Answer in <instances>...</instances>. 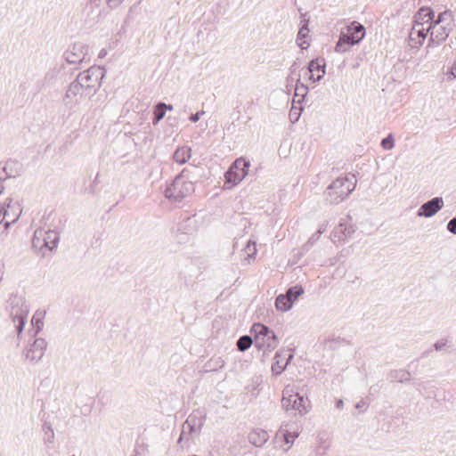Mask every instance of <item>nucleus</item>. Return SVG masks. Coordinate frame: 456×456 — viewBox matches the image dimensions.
I'll return each instance as SVG.
<instances>
[{
    "label": "nucleus",
    "mask_w": 456,
    "mask_h": 456,
    "mask_svg": "<svg viewBox=\"0 0 456 456\" xmlns=\"http://www.w3.org/2000/svg\"><path fill=\"white\" fill-rule=\"evenodd\" d=\"M46 347L47 342L45 338H36L34 342L25 349V358L32 363H37L43 358Z\"/></svg>",
    "instance_id": "9b49d317"
},
{
    "label": "nucleus",
    "mask_w": 456,
    "mask_h": 456,
    "mask_svg": "<svg viewBox=\"0 0 456 456\" xmlns=\"http://www.w3.org/2000/svg\"><path fill=\"white\" fill-rule=\"evenodd\" d=\"M244 250L248 253V257H254L256 254V242H251V240H248Z\"/></svg>",
    "instance_id": "e433bc0d"
},
{
    "label": "nucleus",
    "mask_w": 456,
    "mask_h": 456,
    "mask_svg": "<svg viewBox=\"0 0 456 456\" xmlns=\"http://www.w3.org/2000/svg\"><path fill=\"white\" fill-rule=\"evenodd\" d=\"M60 240V235L57 232L49 230L45 232L44 238V246L53 250L57 248Z\"/></svg>",
    "instance_id": "5701e85b"
},
{
    "label": "nucleus",
    "mask_w": 456,
    "mask_h": 456,
    "mask_svg": "<svg viewBox=\"0 0 456 456\" xmlns=\"http://www.w3.org/2000/svg\"><path fill=\"white\" fill-rule=\"evenodd\" d=\"M250 164L243 159H237L229 169L225 172L224 177L227 183L236 185L241 182L248 175V169Z\"/></svg>",
    "instance_id": "1a4fd4ad"
},
{
    "label": "nucleus",
    "mask_w": 456,
    "mask_h": 456,
    "mask_svg": "<svg viewBox=\"0 0 456 456\" xmlns=\"http://www.w3.org/2000/svg\"><path fill=\"white\" fill-rule=\"evenodd\" d=\"M362 404H364V403H363V402H360V403H358L356 404V408H360V407H362Z\"/></svg>",
    "instance_id": "680f3d73"
},
{
    "label": "nucleus",
    "mask_w": 456,
    "mask_h": 456,
    "mask_svg": "<svg viewBox=\"0 0 456 456\" xmlns=\"http://www.w3.org/2000/svg\"><path fill=\"white\" fill-rule=\"evenodd\" d=\"M193 222L191 217H187L184 221L179 224L178 230L185 231L186 227L189 226Z\"/></svg>",
    "instance_id": "a18cd8bd"
},
{
    "label": "nucleus",
    "mask_w": 456,
    "mask_h": 456,
    "mask_svg": "<svg viewBox=\"0 0 456 456\" xmlns=\"http://www.w3.org/2000/svg\"><path fill=\"white\" fill-rule=\"evenodd\" d=\"M183 169L174 181L168 184L164 191L165 197L173 202H181L184 198L191 196L194 191V184L188 179Z\"/></svg>",
    "instance_id": "f03ea898"
},
{
    "label": "nucleus",
    "mask_w": 456,
    "mask_h": 456,
    "mask_svg": "<svg viewBox=\"0 0 456 456\" xmlns=\"http://www.w3.org/2000/svg\"><path fill=\"white\" fill-rule=\"evenodd\" d=\"M216 364L219 365L220 368H222L224 365V362L221 360L220 358L216 361Z\"/></svg>",
    "instance_id": "4d7b16f0"
},
{
    "label": "nucleus",
    "mask_w": 456,
    "mask_h": 456,
    "mask_svg": "<svg viewBox=\"0 0 456 456\" xmlns=\"http://www.w3.org/2000/svg\"><path fill=\"white\" fill-rule=\"evenodd\" d=\"M281 405L286 411L295 410L298 411L300 415L306 414L310 408V403L307 399L305 400L304 396L300 395L298 393L294 395L290 394L288 388L283 390Z\"/></svg>",
    "instance_id": "423d86ee"
},
{
    "label": "nucleus",
    "mask_w": 456,
    "mask_h": 456,
    "mask_svg": "<svg viewBox=\"0 0 456 456\" xmlns=\"http://www.w3.org/2000/svg\"><path fill=\"white\" fill-rule=\"evenodd\" d=\"M447 230L456 235V217L452 218L447 224Z\"/></svg>",
    "instance_id": "a19ab883"
},
{
    "label": "nucleus",
    "mask_w": 456,
    "mask_h": 456,
    "mask_svg": "<svg viewBox=\"0 0 456 456\" xmlns=\"http://www.w3.org/2000/svg\"><path fill=\"white\" fill-rule=\"evenodd\" d=\"M280 357H281L280 353H276V354H275V358H280Z\"/></svg>",
    "instance_id": "338daca9"
},
{
    "label": "nucleus",
    "mask_w": 456,
    "mask_h": 456,
    "mask_svg": "<svg viewBox=\"0 0 456 456\" xmlns=\"http://www.w3.org/2000/svg\"><path fill=\"white\" fill-rule=\"evenodd\" d=\"M354 232L353 226H346L344 224H339L338 227L335 232V236L338 237L339 240H346Z\"/></svg>",
    "instance_id": "cd10ccee"
},
{
    "label": "nucleus",
    "mask_w": 456,
    "mask_h": 456,
    "mask_svg": "<svg viewBox=\"0 0 456 456\" xmlns=\"http://www.w3.org/2000/svg\"><path fill=\"white\" fill-rule=\"evenodd\" d=\"M452 21V16L449 11H444L440 12L436 20L430 22V24L435 25H445L446 23H450Z\"/></svg>",
    "instance_id": "7c9ffc66"
},
{
    "label": "nucleus",
    "mask_w": 456,
    "mask_h": 456,
    "mask_svg": "<svg viewBox=\"0 0 456 456\" xmlns=\"http://www.w3.org/2000/svg\"><path fill=\"white\" fill-rule=\"evenodd\" d=\"M296 80H297V79H295V77H293V75H291V73H289V76H288V77H287V83H288V85H289V84H291V85H292V83H293L294 81H296ZM288 86H287V87H288Z\"/></svg>",
    "instance_id": "8fccbe9b"
},
{
    "label": "nucleus",
    "mask_w": 456,
    "mask_h": 456,
    "mask_svg": "<svg viewBox=\"0 0 456 456\" xmlns=\"http://www.w3.org/2000/svg\"><path fill=\"white\" fill-rule=\"evenodd\" d=\"M204 114H205V111H204V110L198 111V112H196V113H194V114H191V115L190 116L189 119H190L191 122L196 123V122H198V121L200 120V117H201L202 115H204Z\"/></svg>",
    "instance_id": "49530a36"
},
{
    "label": "nucleus",
    "mask_w": 456,
    "mask_h": 456,
    "mask_svg": "<svg viewBox=\"0 0 456 456\" xmlns=\"http://www.w3.org/2000/svg\"><path fill=\"white\" fill-rule=\"evenodd\" d=\"M173 110V105L167 104V110Z\"/></svg>",
    "instance_id": "052dcab7"
},
{
    "label": "nucleus",
    "mask_w": 456,
    "mask_h": 456,
    "mask_svg": "<svg viewBox=\"0 0 456 456\" xmlns=\"http://www.w3.org/2000/svg\"><path fill=\"white\" fill-rule=\"evenodd\" d=\"M106 55V51L104 49H102L100 53H99V57L100 58H102Z\"/></svg>",
    "instance_id": "bf43d9fd"
},
{
    "label": "nucleus",
    "mask_w": 456,
    "mask_h": 456,
    "mask_svg": "<svg viewBox=\"0 0 456 456\" xmlns=\"http://www.w3.org/2000/svg\"><path fill=\"white\" fill-rule=\"evenodd\" d=\"M12 322L15 324V328L18 332V335L21 334L23 328L25 326V323L27 322V318L12 319Z\"/></svg>",
    "instance_id": "4c0bfd02"
},
{
    "label": "nucleus",
    "mask_w": 456,
    "mask_h": 456,
    "mask_svg": "<svg viewBox=\"0 0 456 456\" xmlns=\"http://www.w3.org/2000/svg\"><path fill=\"white\" fill-rule=\"evenodd\" d=\"M269 436L266 431L263 429H254L248 434V441L251 444L261 447L268 440Z\"/></svg>",
    "instance_id": "a211bd4d"
},
{
    "label": "nucleus",
    "mask_w": 456,
    "mask_h": 456,
    "mask_svg": "<svg viewBox=\"0 0 456 456\" xmlns=\"http://www.w3.org/2000/svg\"><path fill=\"white\" fill-rule=\"evenodd\" d=\"M394 145H395V143H394V138H393L392 134H388L387 137H385L381 141V146L385 150H391L394 147Z\"/></svg>",
    "instance_id": "c9c22d12"
},
{
    "label": "nucleus",
    "mask_w": 456,
    "mask_h": 456,
    "mask_svg": "<svg viewBox=\"0 0 456 456\" xmlns=\"http://www.w3.org/2000/svg\"><path fill=\"white\" fill-rule=\"evenodd\" d=\"M206 420V414L204 411L200 409H197L193 411L186 419L185 424L187 426H190V423L192 424V426H198V430L200 431L202 427L205 424Z\"/></svg>",
    "instance_id": "6ab92c4d"
},
{
    "label": "nucleus",
    "mask_w": 456,
    "mask_h": 456,
    "mask_svg": "<svg viewBox=\"0 0 456 456\" xmlns=\"http://www.w3.org/2000/svg\"><path fill=\"white\" fill-rule=\"evenodd\" d=\"M291 299L285 297L283 294L279 295L275 300V306L278 310L287 312L292 307Z\"/></svg>",
    "instance_id": "bb28decb"
},
{
    "label": "nucleus",
    "mask_w": 456,
    "mask_h": 456,
    "mask_svg": "<svg viewBox=\"0 0 456 456\" xmlns=\"http://www.w3.org/2000/svg\"><path fill=\"white\" fill-rule=\"evenodd\" d=\"M135 6H136V4H134L133 6H131L129 12H133V10H134V8H135Z\"/></svg>",
    "instance_id": "0e129e2a"
},
{
    "label": "nucleus",
    "mask_w": 456,
    "mask_h": 456,
    "mask_svg": "<svg viewBox=\"0 0 456 456\" xmlns=\"http://www.w3.org/2000/svg\"><path fill=\"white\" fill-rule=\"evenodd\" d=\"M435 18V12L430 7L423 6L419 8L415 15V22L409 35L410 40H415L414 34L416 27H421L424 23L431 22Z\"/></svg>",
    "instance_id": "dca6fc26"
},
{
    "label": "nucleus",
    "mask_w": 456,
    "mask_h": 456,
    "mask_svg": "<svg viewBox=\"0 0 456 456\" xmlns=\"http://www.w3.org/2000/svg\"><path fill=\"white\" fill-rule=\"evenodd\" d=\"M417 390L425 399H430L436 395V387L431 382H419Z\"/></svg>",
    "instance_id": "4be33fe9"
},
{
    "label": "nucleus",
    "mask_w": 456,
    "mask_h": 456,
    "mask_svg": "<svg viewBox=\"0 0 456 456\" xmlns=\"http://www.w3.org/2000/svg\"><path fill=\"white\" fill-rule=\"evenodd\" d=\"M430 33L428 40V46H437L446 40L452 30V24L446 23L445 25L429 24L427 28Z\"/></svg>",
    "instance_id": "9d476101"
},
{
    "label": "nucleus",
    "mask_w": 456,
    "mask_h": 456,
    "mask_svg": "<svg viewBox=\"0 0 456 456\" xmlns=\"http://www.w3.org/2000/svg\"><path fill=\"white\" fill-rule=\"evenodd\" d=\"M447 344V339H444V338H442V339H439L437 340L435 344H434V348L435 350L436 351H441L444 348V346H446Z\"/></svg>",
    "instance_id": "79ce46f5"
},
{
    "label": "nucleus",
    "mask_w": 456,
    "mask_h": 456,
    "mask_svg": "<svg viewBox=\"0 0 456 456\" xmlns=\"http://www.w3.org/2000/svg\"><path fill=\"white\" fill-rule=\"evenodd\" d=\"M304 293V289L301 285H296L294 287L289 288L285 294H283L288 298L291 299V303L293 304L295 300L298 298Z\"/></svg>",
    "instance_id": "c756f323"
},
{
    "label": "nucleus",
    "mask_w": 456,
    "mask_h": 456,
    "mask_svg": "<svg viewBox=\"0 0 456 456\" xmlns=\"http://www.w3.org/2000/svg\"><path fill=\"white\" fill-rule=\"evenodd\" d=\"M123 2L124 0H106L108 7L110 9L118 8Z\"/></svg>",
    "instance_id": "37998d69"
},
{
    "label": "nucleus",
    "mask_w": 456,
    "mask_h": 456,
    "mask_svg": "<svg viewBox=\"0 0 456 456\" xmlns=\"http://www.w3.org/2000/svg\"><path fill=\"white\" fill-rule=\"evenodd\" d=\"M428 33V30L425 29L424 28L416 27V30H415V34H414L415 40H411V41L421 45L423 44L425 38L427 37Z\"/></svg>",
    "instance_id": "473e14b6"
},
{
    "label": "nucleus",
    "mask_w": 456,
    "mask_h": 456,
    "mask_svg": "<svg viewBox=\"0 0 456 456\" xmlns=\"http://www.w3.org/2000/svg\"><path fill=\"white\" fill-rule=\"evenodd\" d=\"M186 434L187 433H183V431L181 432L180 437H179V439L177 441L178 444H180L183 440V438L185 437Z\"/></svg>",
    "instance_id": "5fc2aeb1"
},
{
    "label": "nucleus",
    "mask_w": 456,
    "mask_h": 456,
    "mask_svg": "<svg viewBox=\"0 0 456 456\" xmlns=\"http://www.w3.org/2000/svg\"><path fill=\"white\" fill-rule=\"evenodd\" d=\"M452 75L454 78H456V64L452 68Z\"/></svg>",
    "instance_id": "6e6d98bb"
},
{
    "label": "nucleus",
    "mask_w": 456,
    "mask_h": 456,
    "mask_svg": "<svg viewBox=\"0 0 456 456\" xmlns=\"http://www.w3.org/2000/svg\"><path fill=\"white\" fill-rule=\"evenodd\" d=\"M304 24L300 28L298 34H297V40H301L308 36L309 28H308V20H304Z\"/></svg>",
    "instance_id": "f704fd0d"
},
{
    "label": "nucleus",
    "mask_w": 456,
    "mask_h": 456,
    "mask_svg": "<svg viewBox=\"0 0 456 456\" xmlns=\"http://www.w3.org/2000/svg\"><path fill=\"white\" fill-rule=\"evenodd\" d=\"M98 177H99V174L96 175L94 180V183H96L97 181H98Z\"/></svg>",
    "instance_id": "e2e57ef3"
},
{
    "label": "nucleus",
    "mask_w": 456,
    "mask_h": 456,
    "mask_svg": "<svg viewBox=\"0 0 456 456\" xmlns=\"http://www.w3.org/2000/svg\"><path fill=\"white\" fill-rule=\"evenodd\" d=\"M253 343L254 340L250 336L243 335L237 340L236 346L239 351L244 352L248 350Z\"/></svg>",
    "instance_id": "c85d7f7f"
},
{
    "label": "nucleus",
    "mask_w": 456,
    "mask_h": 456,
    "mask_svg": "<svg viewBox=\"0 0 456 456\" xmlns=\"http://www.w3.org/2000/svg\"><path fill=\"white\" fill-rule=\"evenodd\" d=\"M3 189H4V186L2 185V183H0V194L2 193L3 191Z\"/></svg>",
    "instance_id": "69168bd1"
},
{
    "label": "nucleus",
    "mask_w": 456,
    "mask_h": 456,
    "mask_svg": "<svg viewBox=\"0 0 456 456\" xmlns=\"http://www.w3.org/2000/svg\"><path fill=\"white\" fill-rule=\"evenodd\" d=\"M289 426V424L288 422H283L277 431L276 436H282L285 444H292L294 440L298 437L299 433L297 431H290Z\"/></svg>",
    "instance_id": "aec40b11"
},
{
    "label": "nucleus",
    "mask_w": 456,
    "mask_h": 456,
    "mask_svg": "<svg viewBox=\"0 0 456 456\" xmlns=\"http://www.w3.org/2000/svg\"><path fill=\"white\" fill-rule=\"evenodd\" d=\"M103 12L102 0H87L84 8L86 21L90 25L98 23L102 18Z\"/></svg>",
    "instance_id": "f8f14e48"
},
{
    "label": "nucleus",
    "mask_w": 456,
    "mask_h": 456,
    "mask_svg": "<svg viewBox=\"0 0 456 456\" xmlns=\"http://www.w3.org/2000/svg\"><path fill=\"white\" fill-rule=\"evenodd\" d=\"M364 36V26L357 21H353L341 31L335 51L340 53L347 52L351 46L359 44Z\"/></svg>",
    "instance_id": "7ed1b4c3"
},
{
    "label": "nucleus",
    "mask_w": 456,
    "mask_h": 456,
    "mask_svg": "<svg viewBox=\"0 0 456 456\" xmlns=\"http://www.w3.org/2000/svg\"><path fill=\"white\" fill-rule=\"evenodd\" d=\"M43 431L45 433L44 440L45 443H53L54 439V432L52 425L49 422H45L43 425Z\"/></svg>",
    "instance_id": "2f4dec72"
},
{
    "label": "nucleus",
    "mask_w": 456,
    "mask_h": 456,
    "mask_svg": "<svg viewBox=\"0 0 456 456\" xmlns=\"http://www.w3.org/2000/svg\"><path fill=\"white\" fill-rule=\"evenodd\" d=\"M305 42L304 41L303 43H299L298 45H299V46H301L302 48H305V47L303 46V44H305Z\"/></svg>",
    "instance_id": "774afa93"
},
{
    "label": "nucleus",
    "mask_w": 456,
    "mask_h": 456,
    "mask_svg": "<svg viewBox=\"0 0 456 456\" xmlns=\"http://www.w3.org/2000/svg\"><path fill=\"white\" fill-rule=\"evenodd\" d=\"M293 358V354H289L288 356V359L286 360L285 363L283 365L280 364V360H277L275 363L272 366V370L275 373V375H280L281 372L286 369L289 362Z\"/></svg>",
    "instance_id": "72a5a7b5"
},
{
    "label": "nucleus",
    "mask_w": 456,
    "mask_h": 456,
    "mask_svg": "<svg viewBox=\"0 0 456 456\" xmlns=\"http://www.w3.org/2000/svg\"><path fill=\"white\" fill-rule=\"evenodd\" d=\"M344 406V402L342 399H338L337 402H336V407L338 409H342Z\"/></svg>",
    "instance_id": "603ef678"
},
{
    "label": "nucleus",
    "mask_w": 456,
    "mask_h": 456,
    "mask_svg": "<svg viewBox=\"0 0 456 456\" xmlns=\"http://www.w3.org/2000/svg\"><path fill=\"white\" fill-rule=\"evenodd\" d=\"M356 179L354 175L351 177H338L334 180L325 191V200L332 205H338L345 200L355 189Z\"/></svg>",
    "instance_id": "f257e3e1"
},
{
    "label": "nucleus",
    "mask_w": 456,
    "mask_h": 456,
    "mask_svg": "<svg viewBox=\"0 0 456 456\" xmlns=\"http://www.w3.org/2000/svg\"><path fill=\"white\" fill-rule=\"evenodd\" d=\"M444 207V200L442 197H435L423 203L417 212L419 217H432Z\"/></svg>",
    "instance_id": "4468645a"
},
{
    "label": "nucleus",
    "mask_w": 456,
    "mask_h": 456,
    "mask_svg": "<svg viewBox=\"0 0 456 456\" xmlns=\"http://www.w3.org/2000/svg\"><path fill=\"white\" fill-rule=\"evenodd\" d=\"M86 91L84 90L83 86L78 82L72 81L68 86L66 93L63 96L62 102L66 109L73 110L82 101L85 96H88Z\"/></svg>",
    "instance_id": "0eeeda50"
},
{
    "label": "nucleus",
    "mask_w": 456,
    "mask_h": 456,
    "mask_svg": "<svg viewBox=\"0 0 456 456\" xmlns=\"http://www.w3.org/2000/svg\"><path fill=\"white\" fill-rule=\"evenodd\" d=\"M411 373L405 370H393L388 374V379L391 382L398 381L404 382L411 379Z\"/></svg>",
    "instance_id": "b1692460"
},
{
    "label": "nucleus",
    "mask_w": 456,
    "mask_h": 456,
    "mask_svg": "<svg viewBox=\"0 0 456 456\" xmlns=\"http://www.w3.org/2000/svg\"><path fill=\"white\" fill-rule=\"evenodd\" d=\"M319 238L320 237H318L317 233L314 234L311 238H309L307 242L304 244L303 248L308 250L309 248L312 247L319 240Z\"/></svg>",
    "instance_id": "ea45409f"
},
{
    "label": "nucleus",
    "mask_w": 456,
    "mask_h": 456,
    "mask_svg": "<svg viewBox=\"0 0 456 456\" xmlns=\"http://www.w3.org/2000/svg\"><path fill=\"white\" fill-rule=\"evenodd\" d=\"M308 78H309V80L313 81L314 83L318 81V80H315V78H316L315 73H309Z\"/></svg>",
    "instance_id": "864d4df0"
},
{
    "label": "nucleus",
    "mask_w": 456,
    "mask_h": 456,
    "mask_svg": "<svg viewBox=\"0 0 456 456\" xmlns=\"http://www.w3.org/2000/svg\"><path fill=\"white\" fill-rule=\"evenodd\" d=\"M191 156V149L189 146L183 145L178 147L174 152L173 159L177 164H184Z\"/></svg>",
    "instance_id": "412c9836"
},
{
    "label": "nucleus",
    "mask_w": 456,
    "mask_h": 456,
    "mask_svg": "<svg viewBox=\"0 0 456 456\" xmlns=\"http://www.w3.org/2000/svg\"><path fill=\"white\" fill-rule=\"evenodd\" d=\"M31 322L35 325V327H36V334H37L42 330V328L44 326V322L39 318L36 320L35 316L32 318Z\"/></svg>",
    "instance_id": "c03bdc74"
},
{
    "label": "nucleus",
    "mask_w": 456,
    "mask_h": 456,
    "mask_svg": "<svg viewBox=\"0 0 456 456\" xmlns=\"http://www.w3.org/2000/svg\"><path fill=\"white\" fill-rule=\"evenodd\" d=\"M21 212L22 208L18 201L7 199L4 205L0 207V213L3 216L0 224H4V230H7L12 224L19 219Z\"/></svg>",
    "instance_id": "6e6552de"
},
{
    "label": "nucleus",
    "mask_w": 456,
    "mask_h": 456,
    "mask_svg": "<svg viewBox=\"0 0 456 456\" xmlns=\"http://www.w3.org/2000/svg\"><path fill=\"white\" fill-rule=\"evenodd\" d=\"M296 70H297V63L293 62V64L289 68V73H291V75H294L296 73Z\"/></svg>",
    "instance_id": "3c124183"
},
{
    "label": "nucleus",
    "mask_w": 456,
    "mask_h": 456,
    "mask_svg": "<svg viewBox=\"0 0 456 456\" xmlns=\"http://www.w3.org/2000/svg\"><path fill=\"white\" fill-rule=\"evenodd\" d=\"M8 302L11 307L10 315L12 319L28 318L29 309L23 297L12 293Z\"/></svg>",
    "instance_id": "ddd939ff"
},
{
    "label": "nucleus",
    "mask_w": 456,
    "mask_h": 456,
    "mask_svg": "<svg viewBox=\"0 0 456 456\" xmlns=\"http://www.w3.org/2000/svg\"><path fill=\"white\" fill-rule=\"evenodd\" d=\"M326 226L327 224H322L320 228L318 229V231L316 232V233L318 234V237H320L326 230Z\"/></svg>",
    "instance_id": "09e8293b"
},
{
    "label": "nucleus",
    "mask_w": 456,
    "mask_h": 456,
    "mask_svg": "<svg viewBox=\"0 0 456 456\" xmlns=\"http://www.w3.org/2000/svg\"><path fill=\"white\" fill-rule=\"evenodd\" d=\"M105 76V71L99 66H92L86 70L80 72L76 81L83 86L84 90L86 91V94H94L102 85V80Z\"/></svg>",
    "instance_id": "39448f33"
},
{
    "label": "nucleus",
    "mask_w": 456,
    "mask_h": 456,
    "mask_svg": "<svg viewBox=\"0 0 456 456\" xmlns=\"http://www.w3.org/2000/svg\"><path fill=\"white\" fill-rule=\"evenodd\" d=\"M308 87L300 82V78H297L295 86L294 99L297 98V102L300 103L307 95ZM294 102L296 100H293Z\"/></svg>",
    "instance_id": "393cba45"
},
{
    "label": "nucleus",
    "mask_w": 456,
    "mask_h": 456,
    "mask_svg": "<svg viewBox=\"0 0 456 456\" xmlns=\"http://www.w3.org/2000/svg\"><path fill=\"white\" fill-rule=\"evenodd\" d=\"M4 278V270L3 267L0 266V282L3 281Z\"/></svg>",
    "instance_id": "13d9d810"
},
{
    "label": "nucleus",
    "mask_w": 456,
    "mask_h": 456,
    "mask_svg": "<svg viewBox=\"0 0 456 456\" xmlns=\"http://www.w3.org/2000/svg\"><path fill=\"white\" fill-rule=\"evenodd\" d=\"M326 64L324 59H314L309 61L307 65L308 73H315V80H321L325 75Z\"/></svg>",
    "instance_id": "f3484780"
},
{
    "label": "nucleus",
    "mask_w": 456,
    "mask_h": 456,
    "mask_svg": "<svg viewBox=\"0 0 456 456\" xmlns=\"http://www.w3.org/2000/svg\"><path fill=\"white\" fill-rule=\"evenodd\" d=\"M300 116V111L291 109L289 111V118L292 122H296L298 120Z\"/></svg>",
    "instance_id": "de8ad7c7"
},
{
    "label": "nucleus",
    "mask_w": 456,
    "mask_h": 456,
    "mask_svg": "<svg viewBox=\"0 0 456 456\" xmlns=\"http://www.w3.org/2000/svg\"><path fill=\"white\" fill-rule=\"evenodd\" d=\"M166 112H167V104L164 102H158L154 106V110H153L154 117H153L152 124L154 126L157 125L165 117Z\"/></svg>",
    "instance_id": "a878e982"
},
{
    "label": "nucleus",
    "mask_w": 456,
    "mask_h": 456,
    "mask_svg": "<svg viewBox=\"0 0 456 456\" xmlns=\"http://www.w3.org/2000/svg\"><path fill=\"white\" fill-rule=\"evenodd\" d=\"M250 332L254 335V346L258 350L270 353L278 346V338L273 330L262 323H254Z\"/></svg>",
    "instance_id": "20e7f679"
},
{
    "label": "nucleus",
    "mask_w": 456,
    "mask_h": 456,
    "mask_svg": "<svg viewBox=\"0 0 456 456\" xmlns=\"http://www.w3.org/2000/svg\"><path fill=\"white\" fill-rule=\"evenodd\" d=\"M87 54V47L82 44H74L69 50H67L63 57L69 64H77L83 62Z\"/></svg>",
    "instance_id": "2eb2a0df"
},
{
    "label": "nucleus",
    "mask_w": 456,
    "mask_h": 456,
    "mask_svg": "<svg viewBox=\"0 0 456 456\" xmlns=\"http://www.w3.org/2000/svg\"><path fill=\"white\" fill-rule=\"evenodd\" d=\"M199 431L198 426H192V424L190 423V426H187L185 422L183 424V433H188V435H191L192 433Z\"/></svg>",
    "instance_id": "58836bf2"
}]
</instances>
